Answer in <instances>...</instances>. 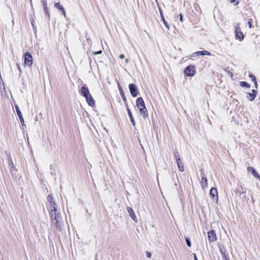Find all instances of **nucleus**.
<instances>
[{"label": "nucleus", "mask_w": 260, "mask_h": 260, "mask_svg": "<svg viewBox=\"0 0 260 260\" xmlns=\"http://www.w3.org/2000/svg\"><path fill=\"white\" fill-rule=\"evenodd\" d=\"M136 104L140 114L143 115V117L145 118L146 117H148L147 110L142 98H138L136 100Z\"/></svg>", "instance_id": "obj_1"}, {"label": "nucleus", "mask_w": 260, "mask_h": 260, "mask_svg": "<svg viewBox=\"0 0 260 260\" xmlns=\"http://www.w3.org/2000/svg\"><path fill=\"white\" fill-rule=\"evenodd\" d=\"M51 222L54 225V229L56 234H57V231H61L63 224L61 217L52 220Z\"/></svg>", "instance_id": "obj_2"}, {"label": "nucleus", "mask_w": 260, "mask_h": 260, "mask_svg": "<svg viewBox=\"0 0 260 260\" xmlns=\"http://www.w3.org/2000/svg\"><path fill=\"white\" fill-rule=\"evenodd\" d=\"M196 73L195 67L193 65L188 66L184 71L185 75L188 77H192Z\"/></svg>", "instance_id": "obj_3"}, {"label": "nucleus", "mask_w": 260, "mask_h": 260, "mask_svg": "<svg viewBox=\"0 0 260 260\" xmlns=\"http://www.w3.org/2000/svg\"><path fill=\"white\" fill-rule=\"evenodd\" d=\"M234 27L236 38L239 39L240 41L243 40L244 38V35L241 31L239 23L237 24Z\"/></svg>", "instance_id": "obj_4"}, {"label": "nucleus", "mask_w": 260, "mask_h": 260, "mask_svg": "<svg viewBox=\"0 0 260 260\" xmlns=\"http://www.w3.org/2000/svg\"><path fill=\"white\" fill-rule=\"evenodd\" d=\"M24 64L27 66L30 67L32 64V57L29 52H25L24 55Z\"/></svg>", "instance_id": "obj_5"}, {"label": "nucleus", "mask_w": 260, "mask_h": 260, "mask_svg": "<svg viewBox=\"0 0 260 260\" xmlns=\"http://www.w3.org/2000/svg\"><path fill=\"white\" fill-rule=\"evenodd\" d=\"M129 90L131 94L134 98H136L138 95V89L137 86L134 83H131L128 85Z\"/></svg>", "instance_id": "obj_6"}, {"label": "nucleus", "mask_w": 260, "mask_h": 260, "mask_svg": "<svg viewBox=\"0 0 260 260\" xmlns=\"http://www.w3.org/2000/svg\"><path fill=\"white\" fill-rule=\"evenodd\" d=\"M208 239L210 243L215 242L217 240V236L215 232L213 230H211L208 232Z\"/></svg>", "instance_id": "obj_7"}, {"label": "nucleus", "mask_w": 260, "mask_h": 260, "mask_svg": "<svg viewBox=\"0 0 260 260\" xmlns=\"http://www.w3.org/2000/svg\"><path fill=\"white\" fill-rule=\"evenodd\" d=\"M49 216L50 217L51 221L55 219L56 218H58L59 217H61L60 214L59 212H57L56 210H53L49 211Z\"/></svg>", "instance_id": "obj_8"}, {"label": "nucleus", "mask_w": 260, "mask_h": 260, "mask_svg": "<svg viewBox=\"0 0 260 260\" xmlns=\"http://www.w3.org/2000/svg\"><path fill=\"white\" fill-rule=\"evenodd\" d=\"M211 53L210 52L208 51H197L193 53H192L191 55V57H194L198 56L199 55H210Z\"/></svg>", "instance_id": "obj_9"}, {"label": "nucleus", "mask_w": 260, "mask_h": 260, "mask_svg": "<svg viewBox=\"0 0 260 260\" xmlns=\"http://www.w3.org/2000/svg\"><path fill=\"white\" fill-rule=\"evenodd\" d=\"M84 98L86 99L87 103L88 104V105L89 106H91V107L94 106V105L95 104V102L93 100V98H92V96L90 94V93H89L87 96V95L85 96Z\"/></svg>", "instance_id": "obj_10"}, {"label": "nucleus", "mask_w": 260, "mask_h": 260, "mask_svg": "<svg viewBox=\"0 0 260 260\" xmlns=\"http://www.w3.org/2000/svg\"><path fill=\"white\" fill-rule=\"evenodd\" d=\"M80 94L84 97L87 96L89 93V91L86 85L82 86L80 89Z\"/></svg>", "instance_id": "obj_11"}, {"label": "nucleus", "mask_w": 260, "mask_h": 260, "mask_svg": "<svg viewBox=\"0 0 260 260\" xmlns=\"http://www.w3.org/2000/svg\"><path fill=\"white\" fill-rule=\"evenodd\" d=\"M15 108L17 115L20 119V122L22 124V125H23L24 122V119L23 118L22 113L20 111V110L17 104L15 105Z\"/></svg>", "instance_id": "obj_12"}, {"label": "nucleus", "mask_w": 260, "mask_h": 260, "mask_svg": "<svg viewBox=\"0 0 260 260\" xmlns=\"http://www.w3.org/2000/svg\"><path fill=\"white\" fill-rule=\"evenodd\" d=\"M126 210L129 214L131 218L135 222H137V217L133 210V209L129 207H126Z\"/></svg>", "instance_id": "obj_13"}, {"label": "nucleus", "mask_w": 260, "mask_h": 260, "mask_svg": "<svg viewBox=\"0 0 260 260\" xmlns=\"http://www.w3.org/2000/svg\"><path fill=\"white\" fill-rule=\"evenodd\" d=\"M247 171L249 172H251L254 177L258 179L260 181V175L256 172L255 169L252 167H248L247 168Z\"/></svg>", "instance_id": "obj_14"}, {"label": "nucleus", "mask_w": 260, "mask_h": 260, "mask_svg": "<svg viewBox=\"0 0 260 260\" xmlns=\"http://www.w3.org/2000/svg\"><path fill=\"white\" fill-rule=\"evenodd\" d=\"M126 110H127V112L128 113V115L129 117V119L132 123V125L134 126H135L136 125V122H135V119L133 117V116L132 115V112H131L130 109L129 108L127 104H126Z\"/></svg>", "instance_id": "obj_15"}, {"label": "nucleus", "mask_w": 260, "mask_h": 260, "mask_svg": "<svg viewBox=\"0 0 260 260\" xmlns=\"http://www.w3.org/2000/svg\"><path fill=\"white\" fill-rule=\"evenodd\" d=\"M54 7L55 8L57 9L58 10L60 11L61 12L62 14L66 18V14L65 9H64L63 7L59 3H55L54 4Z\"/></svg>", "instance_id": "obj_16"}, {"label": "nucleus", "mask_w": 260, "mask_h": 260, "mask_svg": "<svg viewBox=\"0 0 260 260\" xmlns=\"http://www.w3.org/2000/svg\"><path fill=\"white\" fill-rule=\"evenodd\" d=\"M257 93V91L256 90L252 89V93H250V92L247 93V94L248 95V96H247V98L250 101H253L256 96Z\"/></svg>", "instance_id": "obj_17"}, {"label": "nucleus", "mask_w": 260, "mask_h": 260, "mask_svg": "<svg viewBox=\"0 0 260 260\" xmlns=\"http://www.w3.org/2000/svg\"><path fill=\"white\" fill-rule=\"evenodd\" d=\"M158 9H159V13H160L161 19L162 20V21L163 22V23L164 24V25H165V26L166 27H167L168 28H169V24L166 21V20L165 19V17H164V15H163L162 11V10L161 9V8L159 6H158Z\"/></svg>", "instance_id": "obj_18"}, {"label": "nucleus", "mask_w": 260, "mask_h": 260, "mask_svg": "<svg viewBox=\"0 0 260 260\" xmlns=\"http://www.w3.org/2000/svg\"><path fill=\"white\" fill-rule=\"evenodd\" d=\"M217 190L215 187H212L210 190V196L214 199L215 197H217Z\"/></svg>", "instance_id": "obj_19"}, {"label": "nucleus", "mask_w": 260, "mask_h": 260, "mask_svg": "<svg viewBox=\"0 0 260 260\" xmlns=\"http://www.w3.org/2000/svg\"><path fill=\"white\" fill-rule=\"evenodd\" d=\"M176 161L179 170L181 172L184 171V165L183 163L181 162L180 157H178L177 160H176Z\"/></svg>", "instance_id": "obj_20"}, {"label": "nucleus", "mask_w": 260, "mask_h": 260, "mask_svg": "<svg viewBox=\"0 0 260 260\" xmlns=\"http://www.w3.org/2000/svg\"><path fill=\"white\" fill-rule=\"evenodd\" d=\"M118 89L119 90V92H120V95H121V97L122 98V100H123V101L125 102V105L126 104H127V102H126V98L125 96V94H124V91L122 88V87L120 86V84L119 83H118Z\"/></svg>", "instance_id": "obj_21"}, {"label": "nucleus", "mask_w": 260, "mask_h": 260, "mask_svg": "<svg viewBox=\"0 0 260 260\" xmlns=\"http://www.w3.org/2000/svg\"><path fill=\"white\" fill-rule=\"evenodd\" d=\"M201 184L202 187L204 189L207 187L208 182L206 177L203 176L201 178Z\"/></svg>", "instance_id": "obj_22"}, {"label": "nucleus", "mask_w": 260, "mask_h": 260, "mask_svg": "<svg viewBox=\"0 0 260 260\" xmlns=\"http://www.w3.org/2000/svg\"><path fill=\"white\" fill-rule=\"evenodd\" d=\"M57 205L55 203L49 204V206L48 207L49 211L56 210H57Z\"/></svg>", "instance_id": "obj_23"}, {"label": "nucleus", "mask_w": 260, "mask_h": 260, "mask_svg": "<svg viewBox=\"0 0 260 260\" xmlns=\"http://www.w3.org/2000/svg\"><path fill=\"white\" fill-rule=\"evenodd\" d=\"M240 85L242 87H247L248 88L250 87V84L246 81H241L240 82Z\"/></svg>", "instance_id": "obj_24"}, {"label": "nucleus", "mask_w": 260, "mask_h": 260, "mask_svg": "<svg viewBox=\"0 0 260 260\" xmlns=\"http://www.w3.org/2000/svg\"><path fill=\"white\" fill-rule=\"evenodd\" d=\"M47 201L49 203V204L55 203L53 201V198L51 194H49L47 198Z\"/></svg>", "instance_id": "obj_25"}, {"label": "nucleus", "mask_w": 260, "mask_h": 260, "mask_svg": "<svg viewBox=\"0 0 260 260\" xmlns=\"http://www.w3.org/2000/svg\"><path fill=\"white\" fill-rule=\"evenodd\" d=\"M44 12L45 13V15L48 17V20L49 21L50 19V13H49V10H48V8H44Z\"/></svg>", "instance_id": "obj_26"}, {"label": "nucleus", "mask_w": 260, "mask_h": 260, "mask_svg": "<svg viewBox=\"0 0 260 260\" xmlns=\"http://www.w3.org/2000/svg\"><path fill=\"white\" fill-rule=\"evenodd\" d=\"M185 241H186L187 245L189 247H191V241H190V239L187 237H185Z\"/></svg>", "instance_id": "obj_27"}, {"label": "nucleus", "mask_w": 260, "mask_h": 260, "mask_svg": "<svg viewBox=\"0 0 260 260\" xmlns=\"http://www.w3.org/2000/svg\"><path fill=\"white\" fill-rule=\"evenodd\" d=\"M223 260H230L229 257L226 253H222Z\"/></svg>", "instance_id": "obj_28"}, {"label": "nucleus", "mask_w": 260, "mask_h": 260, "mask_svg": "<svg viewBox=\"0 0 260 260\" xmlns=\"http://www.w3.org/2000/svg\"><path fill=\"white\" fill-rule=\"evenodd\" d=\"M42 2L43 5V8H48L47 7V3L46 0H42Z\"/></svg>", "instance_id": "obj_29"}, {"label": "nucleus", "mask_w": 260, "mask_h": 260, "mask_svg": "<svg viewBox=\"0 0 260 260\" xmlns=\"http://www.w3.org/2000/svg\"><path fill=\"white\" fill-rule=\"evenodd\" d=\"M249 77L251 78V80L253 82L256 80L255 77L252 74H250Z\"/></svg>", "instance_id": "obj_30"}, {"label": "nucleus", "mask_w": 260, "mask_h": 260, "mask_svg": "<svg viewBox=\"0 0 260 260\" xmlns=\"http://www.w3.org/2000/svg\"><path fill=\"white\" fill-rule=\"evenodd\" d=\"M102 53V50H101L98 51L93 52V55H99V54H101Z\"/></svg>", "instance_id": "obj_31"}, {"label": "nucleus", "mask_w": 260, "mask_h": 260, "mask_svg": "<svg viewBox=\"0 0 260 260\" xmlns=\"http://www.w3.org/2000/svg\"><path fill=\"white\" fill-rule=\"evenodd\" d=\"M219 250L220 252L221 253V254L222 255V253H226V251L225 249H223L222 247H219Z\"/></svg>", "instance_id": "obj_32"}, {"label": "nucleus", "mask_w": 260, "mask_h": 260, "mask_svg": "<svg viewBox=\"0 0 260 260\" xmlns=\"http://www.w3.org/2000/svg\"><path fill=\"white\" fill-rule=\"evenodd\" d=\"M247 23H248V26H249V27L250 28H252L253 27L252 21H251L250 19L249 20V21H248Z\"/></svg>", "instance_id": "obj_33"}, {"label": "nucleus", "mask_w": 260, "mask_h": 260, "mask_svg": "<svg viewBox=\"0 0 260 260\" xmlns=\"http://www.w3.org/2000/svg\"><path fill=\"white\" fill-rule=\"evenodd\" d=\"M174 155L175 156L176 160H177L178 157H180L179 156V152L177 151L174 152Z\"/></svg>", "instance_id": "obj_34"}, {"label": "nucleus", "mask_w": 260, "mask_h": 260, "mask_svg": "<svg viewBox=\"0 0 260 260\" xmlns=\"http://www.w3.org/2000/svg\"><path fill=\"white\" fill-rule=\"evenodd\" d=\"M146 256L148 258H150L151 256V253L150 252L147 251L146 253Z\"/></svg>", "instance_id": "obj_35"}, {"label": "nucleus", "mask_w": 260, "mask_h": 260, "mask_svg": "<svg viewBox=\"0 0 260 260\" xmlns=\"http://www.w3.org/2000/svg\"><path fill=\"white\" fill-rule=\"evenodd\" d=\"M179 20L181 21V22H183V15L180 14L179 15Z\"/></svg>", "instance_id": "obj_36"}, {"label": "nucleus", "mask_w": 260, "mask_h": 260, "mask_svg": "<svg viewBox=\"0 0 260 260\" xmlns=\"http://www.w3.org/2000/svg\"><path fill=\"white\" fill-rule=\"evenodd\" d=\"M11 165H12V170H16V168L14 166V165H13V161L11 159Z\"/></svg>", "instance_id": "obj_37"}, {"label": "nucleus", "mask_w": 260, "mask_h": 260, "mask_svg": "<svg viewBox=\"0 0 260 260\" xmlns=\"http://www.w3.org/2000/svg\"><path fill=\"white\" fill-rule=\"evenodd\" d=\"M228 73L230 77H232L233 76V73L230 71H228Z\"/></svg>", "instance_id": "obj_38"}, {"label": "nucleus", "mask_w": 260, "mask_h": 260, "mask_svg": "<svg viewBox=\"0 0 260 260\" xmlns=\"http://www.w3.org/2000/svg\"><path fill=\"white\" fill-rule=\"evenodd\" d=\"M253 83H254V84L255 87L256 88H257V86H258V84H257V81L256 80V81H254V82H253Z\"/></svg>", "instance_id": "obj_39"}, {"label": "nucleus", "mask_w": 260, "mask_h": 260, "mask_svg": "<svg viewBox=\"0 0 260 260\" xmlns=\"http://www.w3.org/2000/svg\"><path fill=\"white\" fill-rule=\"evenodd\" d=\"M119 58H120V59H123V58H124L125 56H124V54H120V55H119Z\"/></svg>", "instance_id": "obj_40"}, {"label": "nucleus", "mask_w": 260, "mask_h": 260, "mask_svg": "<svg viewBox=\"0 0 260 260\" xmlns=\"http://www.w3.org/2000/svg\"><path fill=\"white\" fill-rule=\"evenodd\" d=\"M193 259H194V260H198V258H197V255H196V254L195 253H193Z\"/></svg>", "instance_id": "obj_41"}, {"label": "nucleus", "mask_w": 260, "mask_h": 260, "mask_svg": "<svg viewBox=\"0 0 260 260\" xmlns=\"http://www.w3.org/2000/svg\"><path fill=\"white\" fill-rule=\"evenodd\" d=\"M17 67L18 68V69L20 71V72H21V68L18 64H17Z\"/></svg>", "instance_id": "obj_42"}, {"label": "nucleus", "mask_w": 260, "mask_h": 260, "mask_svg": "<svg viewBox=\"0 0 260 260\" xmlns=\"http://www.w3.org/2000/svg\"><path fill=\"white\" fill-rule=\"evenodd\" d=\"M125 62L126 63H128L129 62V59L128 58H126L125 59Z\"/></svg>", "instance_id": "obj_43"}, {"label": "nucleus", "mask_w": 260, "mask_h": 260, "mask_svg": "<svg viewBox=\"0 0 260 260\" xmlns=\"http://www.w3.org/2000/svg\"><path fill=\"white\" fill-rule=\"evenodd\" d=\"M231 2L232 3H234V2H235V0H231Z\"/></svg>", "instance_id": "obj_44"}]
</instances>
